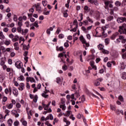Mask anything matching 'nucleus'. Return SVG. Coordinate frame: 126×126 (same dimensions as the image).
Wrapping results in <instances>:
<instances>
[{
  "instance_id": "nucleus-1",
  "label": "nucleus",
  "mask_w": 126,
  "mask_h": 126,
  "mask_svg": "<svg viewBox=\"0 0 126 126\" xmlns=\"http://www.w3.org/2000/svg\"><path fill=\"white\" fill-rule=\"evenodd\" d=\"M80 40L82 42V43H83V44H85L86 47H89V46H90L89 43L86 42V40L84 39V37H83V35H81L80 36Z\"/></svg>"
},
{
  "instance_id": "nucleus-2",
  "label": "nucleus",
  "mask_w": 126,
  "mask_h": 126,
  "mask_svg": "<svg viewBox=\"0 0 126 126\" xmlns=\"http://www.w3.org/2000/svg\"><path fill=\"white\" fill-rule=\"evenodd\" d=\"M117 21L119 23H123V22H125V21H126V18L123 17H119L117 18Z\"/></svg>"
},
{
  "instance_id": "nucleus-3",
  "label": "nucleus",
  "mask_w": 126,
  "mask_h": 126,
  "mask_svg": "<svg viewBox=\"0 0 126 126\" xmlns=\"http://www.w3.org/2000/svg\"><path fill=\"white\" fill-rule=\"evenodd\" d=\"M27 82H31L32 83H33V82H36V81H35V79L33 77H28L26 78Z\"/></svg>"
},
{
  "instance_id": "nucleus-4",
  "label": "nucleus",
  "mask_w": 126,
  "mask_h": 126,
  "mask_svg": "<svg viewBox=\"0 0 126 126\" xmlns=\"http://www.w3.org/2000/svg\"><path fill=\"white\" fill-rule=\"evenodd\" d=\"M15 65L17 68H21L22 63L20 61H17L16 62Z\"/></svg>"
},
{
  "instance_id": "nucleus-5",
  "label": "nucleus",
  "mask_w": 126,
  "mask_h": 126,
  "mask_svg": "<svg viewBox=\"0 0 126 126\" xmlns=\"http://www.w3.org/2000/svg\"><path fill=\"white\" fill-rule=\"evenodd\" d=\"M119 36V32H116L114 33H113L110 37L111 40H115L116 39V37H118Z\"/></svg>"
},
{
  "instance_id": "nucleus-6",
  "label": "nucleus",
  "mask_w": 126,
  "mask_h": 126,
  "mask_svg": "<svg viewBox=\"0 0 126 126\" xmlns=\"http://www.w3.org/2000/svg\"><path fill=\"white\" fill-rule=\"evenodd\" d=\"M24 87H25V85H24V83H22L19 84V87L18 88V89L20 91H22L24 89Z\"/></svg>"
},
{
  "instance_id": "nucleus-7",
  "label": "nucleus",
  "mask_w": 126,
  "mask_h": 126,
  "mask_svg": "<svg viewBox=\"0 0 126 126\" xmlns=\"http://www.w3.org/2000/svg\"><path fill=\"white\" fill-rule=\"evenodd\" d=\"M35 7H36V11H38V12H39V13H41L42 9H41V6H40V5H39V4H38L37 5H36L35 6Z\"/></svg>"
},
{
  "instance_id": "nucleus-8",
  "label": "nucleus",
  "mask_w": 126,
  "mask_h": 126,
  "mask_svg": "<svg viewBox=\"0 0 126 126\" xmlns=\"http://www.w3.org/2000/svg\"><path fill=\"white\" fill-rule=\"evenodd\" d=\"M13 94L15 97H17V96H18V91L17 89H16V88H13Z\"/></svg>"
},
{
  "instance_id": "nucleus-9",
  "label": "nucleus",
  "mask_w": 126,
  "mask_h": 126,
  "mask_svg": "<svg viewBox=\"0 0 126 126\" xmlns=\"http://www.w3.org/2000/svg\"><path fill=\"white\" fill-rule=\"evenodd\" d=\"M18 40H19V36L18 35H14L13 39H12L13 42H17Z\"/></svg>"
},
{
  "instance_id": "nucleus-10",
  "label": "nucleus",
  "mask_w": 126,
  "mask_h": 126,
  "mask_svg": "<svg viewBox=\"0 0 126 126\" xmlns=\"http://www.w3.org/2000/svg\"><path fill=\"white\" fill-rule=\"evenodd\" d=\"M90 64L91 66H92V67L93 68H94V69H95V70H97V67L94 65V61H92L90 62Z\"/></svg>"
},
{
  "instance_id": "nucleus-11",
  "label": "nucleus",
  "mask_w": 126,
  "mask_h": 126,
  "mask_svg": "<svg viewBox=\"0 0 126 126\" xmlns=\"http://www.w3.org/2000/svg\"><path fill=\"white\" fill-rule=\"evenodd\" d=\"M18 45H19L18 42H15L13 44L15 50L17 51H18L19 50V47H18Z\"/></svg>"
},
{
  "instance_id": "nucleus-12",
  "label": "nucleus",
  "mask_w": 126,
  "mask_h": 126,
  "mask_svg": "<svg viewBox=\"0 0 126 126\" xmlns=\"http://www.w3.org/2000/svg\"><path fill=\"white\" fill-rule=\"evenodd\" d=\"M119 8L118 7H114L113 9H111V14H114V11H118Z\"/></svg>"
},
{
  "instance_id": "nucleus-13",
  "label": "nucleus",
  "mask_w": 126,
  "mask_h": 126,
  "mask_svg": "<svg viewBox=\"0 0 126 126\" xmlns=\"http://www.w3.org/2000/svg\"><path fill=\"white\" fill-rule=\"evenodd\" d=\"M119 40H122V43H125L126 42V39L124 37V36L123 35H120L119 36Z\"/></svg>"
},
{
  "instance_id": "nucleus-14",
  "label": "nucleus",
  "mask_w": 126,
  "mask_h": 126,
  "mask_svg": "<svg viewBox=\"0 0 126 126\" xmlns=\"http://www.w3.org/2000/svg\"><path fill=\"white\" fill-rule=\"evenodd\" d=\"M53 30H54L53 27H50V29H48L46 31L47 34L50 35L51 34V31H53Z\"/></svg>"
},
{
  "instance_id": "nucleus-15",
  "label": "nucleus",
  "mask_w": 126,
  "mask_h": 126,
  "mask_svg": "<svg viewBox=\"0 0 126 126\" xmlns=\"http://www.w3.org/2000/svg\"><path fill=\"white\" fill-rule=\"evenodd\" d=\"M86 20L88 21V22H90L91 24L94 23L93 20L91 19L90 17H86Z\"/></svg>"
},
{
  "instance_id": "nucleus-16",
  "label": "nucleus",
  "mask_w": 126,
  "mask_h": 126,
  "mask_svg": "<svg viewBox=\"0 0 126 126\" xmlns=\"http://www.w3.org/2000/svg\"><path fill=\"white\" fill-rule=\"evenodd\" d=\"M89 2H91V3H94L95 5H98V2L96 0H88Z\"/></svg>"
},
{
  "instance_id": "nucleus-17",
  "label": "nucleus",
  "mask_w": 126,
  "mask_h": 126,
  "mask_svg": "<svg viewBox=\"0 0 126 126\" xmlns=\"http://www.w3.org/2000/svg\"><path fill=\"white\" fill-rule=\"evenodd\" d=\"M42 107L44 108V109L45 110V111L48 110L49 106L45 104L43 102L42 103Z\"/></svg>"
},
{
  "instance_id": "nucleus-18",
  "label": "nucleus",
  "mask_w": 126,
  "mask_h": 126,
  "mask_svg": "<svg viewBox=\"0 0 126 126\" xmlns=\"http://www.w3.org/2000/svg\"><path fill=\"white\" fill-rule=\"evenodd\" d=\"M102 54H104V55H108L109 54L110 52L108 50H106L105 49H102Z\"/></svg>"
},
{
  "instance_id": "nucleus-19",
  "label": "nucleus",
  "mask_w": 126,
  "mask_h": 126,
  "mask_svg": "<svg viewBox=\"0 0 126 126\" xmlns=\"http://www.w3.org/2000/svg\"><path fill=\"white\" fill-rule=\"evenodd\" d=\"M61 109L63 110V111H65L66 109V107L65 106V104H61L60 106Z\"/></svg>"
},
{
  "instance_id": "nucleus-20",
  "label": "nucleus",
  "mask_w": 126,
  "mask_h": 126,
  "mask_svg": "<svg viewBox=\"0 0 126 126\" xmlns=\"http://www.w3.org/2000/svg\"><path fill=\"white\" fill-rule=\"evenodd\" d=\"M12 120L9 119V120H8L7 121V124H8V126H12Z\"/></svg>"
},
{
  "instance_id": "nucleus-21",
  "label": "nucleus",
  "mask_w": 126,
  "mask_h": 126,
  "mask_svg": "<svg viewBox=\"0 0 126 126\" xmlns=\"http://www.w3.org/2000/svg\"><path fill=\"white\" fill-rule=\"evenodd\" d=\"M7 101V97L4 96L2 98V103L3 105H4V103Z\"/></svg>"
},
{
  "instance_id": "nucleus-22",
  "label": "nucleus",
  "mask_w": 126,
  "mask_h": 126,
  "mask_svg": "<svg viewBox=\"0 0 126 126\" xmlns=\"http://www.w3.org/2000/svg\"><path fill=\"white\" fill-rule=\"evenodd\" d=\"M6 107L9 110H10V109H12V108H13V104L12 103H10L9 105H6Z\"/></svg>"
},
{
  "instance_id": "nucleus-23",
  "label": "nucleus",
  "mask_w": 126,
  "mask_h": 126,
  "mask_svg": "<svg viewBox=\"0 0 126 126\" xmlns=\"http://www.w3.org/2000/svg\"><path fill=\"white\" fill-rule=\"evenodd\" d=\"M84 9L85 10V12H89V11H90V9L87 6H85L84 7Z\"/></svg>"
},
{
  "instance_id": "nucleus-24",
  "label": "nucleus",
  "mask_w": 126,
  "mask_h": 126,
  "mask_svg": "<svg viewBox=\"0 0 126 126\" xmlns=\"http://www.w3.org/2000/svg\"><path fill=\"white\" fill-rule=\"evenodd\" d=\"M97 48L99 50H101L102 51L104 49V45L102 44H99L97 46Z\"/></svg>"
},
{
  "instance_id": "nucleus-25",
  "label": "nucleus",
  "mask_w": 126,
  "mask_h": 126,
  "mask_svg": "<svg viewBox=\"0 0 126 126\" xmlns=\"http://www.w3.org/2000/svg\"><path fill=\"white\" fill-rule=\"evenodd\" d=\"M18 80H19V81H24V77L22 75H21L19 77H18Z\"/></svg>"
},
{
  "instance_id": "nucleus-26",
  "label": "nucleus",
  "mask_w": 126,
  "mask_h": 126,
  "mask_svg": "<svg viewBox=\"0 0 126 126\" xmlns=\"http://www.w3.org/2000/svg\"><path fill=\"white\" fill-rule=\"evenodd\" d=\"M9 113H10V111L8 110V109H5V113L6 114L5 115V118L6 117V116H9Z\"/></svg>"
},
{
  "instance_id": "nucleus-27",
  "label": "nucleus",
  "mask_w": 126,
  "mask_h": 126,
  "mask_svg": "<svg viewBox=\"0 0 126 126\" xmlns=\"http://www.w3.org/2000/svg\"><path fill=\"white\" fill-rule=\"evenodd\" d=\"M121 64V69H125V68H126V65H125V64H124V63H120Z\"/></svg>"
},
{
  "instance_id": "nucleus-28",
  "label": "nucleus",
  "mask_w": 126,
  "mask_h": 126,
  "mask_svg": "<svg viewBox=\"0 0 126 126\" xmlns=\"http://www.w3.org/2000/svg\"><path fill=\"white\" fill-rule=\"evenodd\" d=\"M94 86H99L100 85V82L96 80L94 82Z\"/></svg>"
},
{
  "instance_id": "nucleus-29",
  "label": "nucleus",
  "mask_w": 126,
  "mask_h": 126,
  "mask_svg": "<svg viewBox=\"0 0 126 126\" xmlns=\"http://www.w3.org/2000/svg\"><path fill=\"white\" fill-rule=\"evenodd\" d=\"M95 18L96 19V20H98V19L100 18V13H96V15H95Z\"/></svg>"
},
{
  "instance_id": "nucleus-30",
  "label": "nucleus",
  "mask_w": 126,
  "mask_h": 126,
  "mask_svg": "<svg viewBox=\"0 0 126 126\" xmlns=\"http://www.w3.org/2000/svg\"><path fill=\"white\" fill-rule=\"evenodd\" d=\"M0 39H4V35L2 33V32H0Z\"/></svg>"
},
{
  "instance_id": "nucleus-31",
  "label": "nucleus",
  "mask_w": 126,
  "mask_h": 126,
  "mask_svg": "<svg viewBox=\"0 0 126 126\" xmlns=\"http://www.w3.org/2000/svg\"><path fill=\"white\" fill-rule=\"evenodd\" d=\"M115 5H116V6H117V7H119V6H121V3L119 1H116L115 2Z\"/></svg>"
},
{
  "instance_id": "nucleus-32",
  "label": "nucleus",
  "mask_w": 126,
  "mask_h": 126,
  "mask_svg": "<svg viewBox=\"0 0 126 126\" xmlns=\"http://www.w3.org/2000/svg\"><path fill=\"white\" fill-rule=\"evenodd\" d=\"M33 24L34 27H36V28L39 27V25H38V21H36Z\"/></svg>"
},
{
  "instance_id": "nucleus-33",
  "label": "nucleus",
  "mask_w": 126,
  "mask_h": 126,
  "mask_svg": "<svg viewBox=\"0 0 126 126\" xmlns=\"http://www.w3.org/2000/svg\"><path fill=\"white\" fill-rule=\"evenodd\" d=\"M4 63H5V62H4V60L2 59H1L0 63V65H1L2 66V65H4Z\"/></svg>"
},
{
  "instance_id": "nucleus-34",
  "label": "nucleus",
  "mask_w": 126,
  "mask_h": 126,
  "mask_svg": "<svg viewBox=\"0 0 126 126\" xmlns=\"http://www.w3.org/2000/svg\"><path fill=\"white\" fill-rule=\"evenodd\" d=\"M0 50L3 52V53H5L6 48L4 46H0Z\"/></svg>"
},
{
  "instance_id": "nucleus-35",
  "label": "nucleus",
  "mask_w": 126,
  "mask_h": 126,
  "mask_svg": "<svg viewBox=\"0 0 126 126\" xmlns=\"http://www.w3.org/2000/svg\"><path fill=\"white\" fill-rule=\"evenodd\" d=\"M37 100H38V96L36 95L34 96L33 98V102H34V103H37Z\"/></svg>"
},
{
  "instance_id": "nucleus-36",
  "label": "nucleus",
  "mask_w": 126,
  "mask_h": 126,
  "mask_svg": "<svg viewBox=\"0 0 126 126\" xmlns=\"http://www.w3.org/2000/svg\"><path fill=\"white\" fill-rule=\"evenodd\" d=\"M104 42L106 45H108L110 43V39L106 38L104 40Z\"/></svg>"
},
{
  "instance_id": "nucleus-37",
  "label": "nucleus",
  "mask_w": 126,
  "mask_h": 126,
  "mask_svg": "<svg viewBox=\"0 0 126 126\" xmlns=\"http://www.w3.org/2000/svg\"><path fill=\"white\" fill-rule=\"evenodd\" d=\"M114 19V17L113 16H110L107 18L108 21H111V20H113Z\"/></svg>"
},
{
  "instance_id": "nucleus-38",
  "label": "nucleus",
  "mask_w": 126,
  "mask_h": 126,
  "mask_svg": "<svg viewBox=\"0 0 126 126\" xmlns=\"http://www.w3.org/2000/svg\"><path fill=\"white\" fill-rule=\"evenodd\" d=\"M88 23H89L88 21L87 20L83 21V25H85V26H86L87 25H88Z\"/></svg>"
},
{
  "instance_id": "nucleus-39",
  "label": "nucleus",
  "mask_w": 126,
  "mask_h": 126,
  "mask_svg": "<svg viewBox=\"0 0 126 126\" xmlns=\"http://www.w3.org/2000/svg\"><path fill=\"white\" fill-rule=\"evenodd\" d=\"M16 108H17V109H20V108H21V104H20V103L17 102L16 104Z\"/></svg>"
},
{
  "instance_id": "nucleus-40",
  "label": "nucleus",
  "mask_w": 126,
  "mask_h": 126,
  "mask_svg": "<svg viewBox=\"0 0 126 126\" xmlns=\"http://www.w3.org/2000/svg\"><path fill=\"white\" fill-rule=\"evenodd\" d=\"M62 81V80L61 79V78L58 77L56 78V82L57 83H61V82Z\"/></svg>"
},
{
  "instance_id": "nucleus-41",
  "label": "nucleus",
  "mask_w": 126,
  "mask_h": 126,
  "mask_svg": "<svg viewBox=\"0 0 126 126\" xmlns=\"http://www.w3.org/2000/svg\"><path fill=\"white\" fill-rule=\"evenodd\" d=\"M119 100L121 101V102H124V97L122 95H120L118 97Z\"/></svg>"
},
{
  "instance_id": "nucleus-42",
  "label": "nucleus",
  "mask_w": 126,
  "mask_h": 126,
  "mask_svg": "<svg viewBox=\"0 0 126 126\" xmlns=\"http://www.w3.org/2000/svg\"><path fill=\"white\" fill-rule=\"evenodd\" d=\"M10 44V40H6L5 41V45L6 46H9Z\"/></svg>"
},
{
  "instance_id": "nucleus-43",
  "label": "nucleus",
  "mask_w": 126,
  "mask_h": 126,
  "mask_svg": "<svg viewBox=\"0 0 126 126\" xmlns=\"http://www.w3.org/2000/svg\"><path fill=\"white\" fill-rule=\"evenodd\" d=\"M122 78L123 79H126V72H124L123 73L122 76Z\"/></svg>"
},
{
  "instance_id": "nucleus-44",
  "label": "nucleus",
  "mask_w": 126,
  "mask_h": 126,
  "mask_svg": "<svg viewBox=\"0 0 126 126\" xmlns=\"http://www.w3.org/2000/svg\"><path fill=\"white\" fill-rule=\"evenodd\" d=\"M65 99L63 98H61V104H63V105H65Z\"/></svg>"
},
{
  "instance_id": "nucleus-45",
  "label": "nucleus",
  "mask_w": 126,
  "mask_h": 126,
  "mask_svg": "<svg viewBox=\"0 0 126 126\" xmlns=\"http://www.w3.org/2000/svg\"><path fill=\"white\" fill-rule=\"evenodd\" d=\"M19 125V121L16 120L14 123V126H18Z\"/></svg>"
},
{
  "instance_id": "nucleus-46",
  "label": "nucleus",
  "mask_w": 126,
  "mask_h": 126,
  "mask_svg": "<svg viewBox=\"0 0 126 126\" xmlns=\"http://www.w3.org/2000/svg\"><path fill=\"white\" fill-rule=\"evenodd\" d=\"M16 113H17V111H16V110H12L11 111V113L12 115H13V116H14Z\"/></svg>"
},
{
  "instance_id": "nucleus-47",
  "label": "nucleus",
  "mask_w": 126,
  "mask_h": 126,
  "mask_svg": "<svg viewBox=\"0 0 126 126\" xmlns=\"http://www.w3.org/2000/svg\"><path fill=\"white\" fill-rule=\"evenodd\" d=\"M31 27V30H35V27L34 26V24H31L30 25Z\"/></svg>"
},
{
  "instance_id": "nucleus-48",
  "label": "nucleus",
  "mask_w": 126,
  "mask_h": 126,
  "mask_svg": "<svg viewBox=\"0 0 126 126\" xmlns=\"http://www.w3.org/2000/svg\"><path fill=\"white\" fill-rule=\"evenodd\" d=\"M85 101V97L83 95L81 97V103H83Z\"/></svg>"
},
{
  "instance_id": "nucleus-49",
  "label": "nucleus",
  "mask_w": 126,
  "mask_h": 126,
  "mask_svg": "<svg viewBox=\"0 0 126 126\" xmlns=\"http://www.w3.org/2000/svg\"><path fill=\"white\" fill-rule=\"evenodd\" d=\"M42 97H44V98H47L49 95L47 94L44 93L42 94Z\"/></svg>"
},
{
  "instance_id": "nucleus-50",
  "label": "nucleus",
  "mask_w": 126,
  "mask_h": 126,
  "mask_svg": "<svg viewBox=\"0 0 126 126\" xmlns=\"http://www.w3.org/2000/svg\"><path fill=\"white\" fill-rule=\"evenodd\" d=\"M62 68L63 69V70H67V66L64 65L63 66Z\"/></svg>"
},
{
  "instance_id": "nucleus-51",
  "label": "nucleus",
  "mask_w": 126,
  "mask_h": 126,
  "mask_svg": "<svg viewBox=\"0 0 126 126\" xmlns=\"http://www.w3.org/2000/svg\"><path fill=\"white\" fill-rule=\"evenodd\" d=\"M110 109L112 110V111H116V107L112 105H110Z\"/></svg>"
},
{
  "instance_id": "nucleus-52",
  "label": "nucleus",
  "mask_w": 126,
  "mask_h": 126,
  "mask_svg": "<svg viewBox=\"0 0 126 126\" xmlns=\"http://www.w3.org/2000/svg\"><path fill=\"white\" fill-rule=\"evenodd\" d=\"M22 31L23 34H26V33L28 32V29L22 30Z\"/></svg>"
},
{
  "instance_id": "nucleus-53",
  "label": "nucleus",
  "mask_w": 126,
  "mask_h": 126,
  "mask_svg": "<svg viewBox=\"0 0 126 126\" xmlns=\"http://www.w3.org/2000/svg\"><path fill=\"white\" fill-rule=\"evenodd\" d=\"M70 119H71V120H72V121H74V120H75V117H73V115L71 114L70 117H69Z\"/></svg>"
},
{
  "instance_id": "nucleus-54",
  "label": "nucleus",
  "mask_w": 126,
  "mask_h": 126,
  "mask_svg": "<svg viewBox=\"0 0 126 126\" xmlns=\"http://www.w3.org/2000/svg\"><path fill=\"white\" fill-rule=\"evenodd\" d=\"M80 16V20H79V21H82V20H83V14H82V13H81L79 14Z\"/></svg>"
},
{
  "instance_id": "nucleus-55",
  "label": "nucleus",
  "mask_w": 126,
  "mask_h": 126,
  "mask_svg": "<svg viewBox=\"0 0 126 126\" xmlns=\"http://www.w3.org/2000/svg\"><path fill=\"white\" fill-rule=\"evenodd\" d=\"M64 47L65 48H68V47H69V44H68V42H65L64 43Z\"/></svg>"
},
{
  "instance_id": "nucleus-56",
  "label": "nucleus",
  "mask_w": 126,
  "mask_h": 126,
  "mask_svg": "<svg viewBox=\"0 0 126 126\" xmlns=\"http://www.w3.org/2000/svg\"><path fill=\"white\" fill-rule=\"evenodd\" d=\"M25 24L26 27L29 28L30 27V25L29 24V22H26Z\"/></svg>"
},
{
  "instance_id": "nucleus-57",
  "label": "nucleus",
  "mask_w": 126,
  "mask_h": 126,
  "mask_svg": "<svg viewBox=\"0 0 126 126\" xmlns=\"http://www.w3.org/2000/svg\"><path fill=\"white\" fill-rule=\"evenodd\" d=\"M64 35L63 34H60L59 35V38L60 39H63V38H64Z\"/></svg>"
},
{
  "instance_id": "nucleus-58",
  "label": "nucleus",
  "mask_w": 126,
  "mask_h": 126,
  "mask_svg": "<svg viewBox=\"0 0 126 126\" xmlns=\"http://www.w3.org/2000/svg\"><path fill=\"white\" fill-rule=\"evenodd\" d=\"M34 8H32L30 9V12L32 13V14H33V13H34Z\"/></svg>"
},
{
  "instance_id": "nucleus-59",
  "label": "nucleus",
  "mask_w": 126,
  "mask_h": 126,
  "mask_svg": "<svg viewBox=\"0 0 126 126\" xmlns=\"http://www.w3.org/2000/svg\"><path fill=\"white\" fill-rule=\"evenodd\" d=\"M65 115H66V117H69V116H70V111H67V113H66Z\"/></svg>"
},
{
  "instance_id": "nucleus-60",
  "label": "nucleus",
  "mask_w": 126,
  "mask_h": 126,
  "mask_svg": "<svg viewBox=\"0 0 126 126\" xmlns=\"http://www.w3.org/2000/svg\"><path fill=\"white\" fill-rule=\"evenodd\" d=\"M22 125L24 126H27V122L26 121H24L22 122Z\"/></svg>"
},
{
  "instance_id": "nucleus-61",
  "label": "nucleus",
  "mask_w": 126,
  "mask_h": 126,
  "mask_svg": "<svg viewBox=\"0 0 126 126\" xmlns=\"http://www.w3.org/2000/svg\"><path fill=\"white\" fill-rule=\"evenodd\" d=\"M13 20L14 21H17V16H16V15H14V17H13Z\"/></svg>"
},
{
  "instance_id": "nucleus-62",
  "label": "nucleus",
  "mask_w": 126,
  "mask_h": 126,
  "mask_svg": "<svg viewBox=\"0 0 126 126\" xmlns=\"http://www.w3.org/2000/svg\"><path fill=\"white\" fill-rule=\"evenodd\" d=\"M17 30L18 31V32H21V27H18L17 28Z\"/></svg>"
},
{
  "instance_id": "nucleus-63",
  "label": "nucleus",
  "mask_w": 126,
  "mask_h": 126,
  "mask_svg": "<svg viewBox=\"0 0 126 126\" xmlns=\"http://www.w3.org/2000/svg\"><path fill=\"white\" fill-rule=\"evenodd\" d=\"M12 32L13 33H15V32H16V28H13L12 29Z\"/></svg>"
},
{
  "instance_id": "nucleus-64",
  "label": "nucleus",
  "mask_w": 126,
  "mask_h": 126,
  "mask_svg": "<svg viewBox=\"0 0 126 126\" xmlns=\"http://www.w3.org/2000/svg\"><path fill=\"white\" fill-rule=\"evenodd\" d=\"M18 26H19V27H21V26H22V22H18Z\"/></svg>"
}]
</instances>
